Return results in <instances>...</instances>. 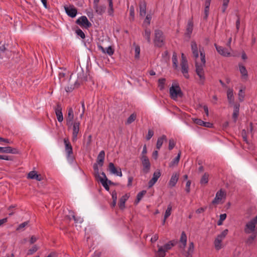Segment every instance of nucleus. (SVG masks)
<instances>
[{"label": "nucleus", "instance_id": "1", "mask_svg": "<svg viewBox=\"0 0 257 257\" xmlns=\"http://www.w3.org/2000/svg\"><path fill=\"white\" fill-rule=\"evenodd\" d=\"M177 243L178 241L174 239L169 241L168 243L164 244V246L158 245V250L156 252L155 257H165L166 252L171 249V248L175 246Z\"/></svg>", "mask_w": 257, "mask_h": 257}, {"label": "nucleus", "instance_id": "2", "mask_svg": "<svg viewBox=\"0 0 257 257\" xmlns=\"http://www.w3.org/2000/svg\"><path fill=\"white\" fill-rule=\"evenodd\" d=\"M154 35V43L155 46L158 48L162 47L165 44V38L163 32L161 30L157 29L155 30Z\"/></svg>", "mask_w": 257, "mask_h": 257}, {"label": "nucleus", "instance_id": "3", "mask_svg": "<svg viewBox=\"0 0 257 257\" xmlns=\"http://www.w3.org/2000/svg\"><path fill=\"white\" fill-rule=\"evenodd\" d=\"M169 92L170 97L174 100L176 99L178 97L181 98L183 96V93L178 83H173L170 88Z\"/></svg>", "mask_w": 257, "mask_h": 257}, {"label": "nucleus", "instance_id": "4", "mask_svg": "<svg viewBox=\"0 0 257 257\" xmlns=\"http://www.w3.org/2000/svg\"><path fill=\"white\" fill-rule=\"evenodd\" d=\"M105 158V152L101 151L98 155L96 159V163H94L93 166L94 171H95L96 175L98 176V166L102 167L104 164Z\"/></svg>", "mask_w": 257, "mask_h": 257}, {"label": "nucleus", "instance_id": "5", "mask_svg": "<svg viewBox=\"0 0 257 257\" xmlns=\"http://www.w3.org/2000/svg\"><path fill=\"white\" fill-rule=\"evenodd\" d=\"M203 66L202 64H199L198 62H195L196 73L199 77V84L200 85H204L205 77L204 76V72L203 70Z\"/></svg>", "mask_w": 257, "mask_h": 257}, {"label": "nucleus", "instance_id": "6", "mask_svg": "<svg viewBox=\"0 0 257 257\" xmlns=\"http://www.w3.org/2000/svg\"><path fill=\"white\" fill-rule=\"evenodd\" d=\"M256 224H257V215L246 224L244 229V232L246 234H249L255 230Z\"/></svg>", "mask_w": 257, "mask_h": 257}, {"label": "nucleus", "instance_id": "7", "mask_svg": "<svg viewBox=\"0 0 257 257\" xmlns=\"http://www.w3.org/2000/svg\"><path fill=\"white\" fill-rule=\"evenodd\" d=\"M141 161L143 166V172L145 174L148 173L151 169V163L148 157L147 156H142Z\"/></svg>", "mask_w": 257, "mask_h": 257}, {"label": "nucleus", "instance_id": "8", "mask_svg": "<svg viewBox=\"0 0 257 257\" xmlns=\"http://www.w3.org/2000/svg\"><path fill=\"white\" fill-rule=\"evenodd\" d=\"M73 74H71L70 76V78L69 79L68 85L65 87V90L67 92H71L72 90L75 88H78L80 86V83H78L76 80L72 78V76Z\"/></svg>", "mask_w": 257, "mask_h": 257}, {"label": "nucleus", "instance_id": "9", "mask_svg": "<svg viewBox=\"0 0 257 257\" xmlns=\"http://www.w3.org/2000/svg\"><path fill=\"white\" fill-rule=\"evenodd\" d=\"M76 24L86 29L91 27L92 26L86 16L80 17L76 21Z\"/></svg>", "mask_w": 257, "mask_h": 257}, {"label": "nucleus", "instance_id": "10", "mask_svg": "<svg viewBox=\"0 0 257 257\" xmlns=\"http://www.w3.org/2000/svg\"><path fill=\"white\" fill-rule=\"evenodd\" d=\"M107 169L112 174L119 177H121L122 175L121 168L119 167H116L112 162L109 163Z\"/></svg>", "mask_w": 257, "mask_h": 257}, {"label": "nucleus", "instance_id": "11", "mask_svg": "<svg viewBox=\"0 0 257 257\" xmlns=\"http://www.w3.org/2000/svg\"><path fill=\"white\" fill-rule=\"evenodd\" d=\"M79 66L80 67L77 66L76 68V71L77 72V79L76 81L80 84L83 81H87V76L84 74V72L80 63Z\"/></svg>", "mask_w": 257, "mask_h": 257}, {"label": "nucleus", "instance_id": "12", "mask_svg": "<svg viewBox=\"0 0 257 257\" xmlns=\"http://www.w3.org/2000/svg\"><path fill=\"white\" fill-rule=\"evenodd\" d=\"M64 9L67 15L72 18L75 17L77 14V9L73 5L65 6Z\"/></svg>", "mask_w": 257, "mask_h": 257}, {"label": "nucleus", "instance_id": "13", "mask_svg": "<svg viewBox=\"0 0 257 257\" xmlns=\"http://www.w3.org/2000/svg\"><path fill=\"white\" fill-rule=\"evenodd\" d=\"M74 119V113L72 107H69L68 109V113L66 116V125L68 127H71L73 124Z\"/></svg>", "mask_w": 257, "mask_h": 257}, {"label": "nucleus", "instance_id": "14", "mask_svg": "<svg viewBox=\"0 0 257 257\" xmlns=\"http://www.w3.org/2000/svg\"><path fill=\"white\" fill-rule=\"evenodd\" d=\"M80 124V122L77 121L76 120H75V121L73 122L72 141L73 142L77 140V136L79 132Z\"/></svg>", "mask_w": 257, "mask_h": 257}, {"label": "nucleus", "instance_id": "15", "mask_svg": "<svg viewBox=\"0 0 257 257\" xmlns=\"http://www.w3.org/2000/svg\"><path fill=\"white\" fill-rule=\"evenodd\" d=\"M55 112L58 121L60 122H62L63 120L62 107L61 106V104L59 102L57 103L56 106L55 107Z\"/></svg>", "mask_w": 257, "mask_h": 257}, {"label": "nucleus", "instance_id": "16", "mask_svg": "<svg viewBox=\"0 0 257 257\" xmlns=\"http://www.w3.org/2000/svg\"><path fill=\"white\" fill-rule=\"evenodd\" d=\"M161 175L160 170L157 169L153 174V178L149 181L148 183L149 188H151L157 181L158 179Z\"/></svg>", "mask_w": 257, "mask_h": 257}, {"label": "nucleus", "instance_id": "17", "mask_svg": "<svg viewBox=\"0 0 257 257\" xmlns=\"http://www.w3.org/2000/svg\"><path fill=\"white\" fill-rule=\"evenodd\" d=\"M0 153L18 154L19 152L17 149L8 146L6 147H0Z\"/></svg>", "mask_w": 257, "mask_h": 257}, {"label": "nucleus", "instance_id": "18", "mask_svg": "<svg viewBox=\"0 0 257 257\" xmlns=\"http://www.w3.org/2000/svg\"><path fill=\"white\" fill-rule=\"evenodd\" d=\"M130 196L129 194L126 193L119 199L118 205L120 210H123L125 208V203Z\"/></svg>", "mask_w": 257, "mask_h": 257}, {"label": "nucleus", "instance_id": "19", "mask_svg": "<svg viewBox=\"0 0 257 257\" xmlns=\"http://www.w3.org/2000/svg\"><path fill=\"white\" fill-rule=\"evenodd\" d=\"M214 46L215 47V48L217 52L221 55L223 56H230V52H229L225 48H223L222 46H218L216 44H214Z\"/></svg>", "mask_w": 257, "mask_h": 257}, {"label": "nucleus", "instance_id": "20", "mask_svg": "<svg viewBox=\"0 0 257 257\" xmlns=\"http://www.w3.org/2000/svg\"><path fill=\"white\" fill-rule=\"evenodd\" d=\"M193 29V22L192 20H190L188 21L187 23V26L186 30V32L185 33V36L188 37L189 38H190L191 34L192 33Z\"/></svg>", "mask_w": 257, "mask_h": 257}, {"label": "nucleus", "instance_id": "21", "mask_svg": "<svg viewBox=\"0 0 257 257\" xmlns=\"http://www.w3.org/2000/svg\"><path fill=\"white\" fill-rule=\"evenodd\" d=\"M194 121L196 124L201 126H203L208 128H211L213 127V123L210 122L204 121L201 119L196 118Z\"/></svg>", "mask_w": 257, "mask_h": 257}, {"label": "nucleus", "instance_id": "22", "mask_svg": "<svg viewBox=\"0 0 257 257\" xmlns=\"http://www.w3.org/2000/svg\"><path fill=\"white\" fill-rule=\"evenodd\" d=\"M179 174L177 173H174L171 176V179L169 182V185L171 187L175 186L179 179Z\"/></svg>", "mask_w": 257, "mask_h": 257}, {"label": "nucleus", "instance_id": "23", "mask_svg": "<svg viewBox=\"0 0 257 257\" xmlns=\"http://www.w3.org/2000/svg\"><path fill=\"white\" fill-rule=\"evenodd\" d=\"M64 141L65 146V151L67 152V156L70 157V155L73 153L72 147L68 139H65Z\"/></svg>", "mask_w": 257, "mask_h": 257}, {"label": "nucleus", "instance_id": "24", "mask_svg": "<svg viewBox=\"0 0 257 257\" xmlns=\"http://www.w3.org/2000/svg\"><path fill=\"white\" fill-rule=\"evenodd\" d=\"M240 105L238 103H235L234 105V110L232 114V118L234 122L237 120V117L239 115Z\"/></svg>", "mask_w": 257, "mask_h": 257}, {"label": "nucleus", "instance_id": "25", "mask_svg": "<svg viewBox=\"0 0 257 257\" xmlns=\"http://www.w3.org/2000/svg\"><path fill=\"white\" fill-rule=\"evenodd\" d=\"M191 50L193 55L195 58H197L199 56L197 45L194 41L191 42Z\"/></svg>", "mask_w": 257, "mask_h": 257}, {"label": "nucleus", "instance_id": "26", "mask_svg": "<svg viewBox=\"0 0 257 257\" xmlns=\"http://www.w3.org/2000/svg\"><path fill=\"white\" fill-rule=\"evenodd\" d=\"M252 234L247 238L245 242L246 244L249 245H251L257 235V231L254 230L251 232Z\"/></svg>", "mask_w": 257, "mask_h": 257}, {"label": "nucleus", "instance_id": "27", "mask_svg": "<svg viewBox=\"0 0 257 257\" xmlns=\"http://www.w3.org/2000/svg\"><path fill=\"white\" fill-rule=\"evenodd\" d=\"M94 9L95 10V12L100 15H102L106 10V6L104 5L98 6V5L93 6Z\"/></svg>", "mask_w": 257, "mask_h": 257}, {"label": "nucleus", "instance_id": "28", "mask_svg": "<svg viewBox=\"0 0 257 257\" xmlns=\"http://www.w3.org/2000/svg\"><path fill=\"white\" fill-rule=\"evenodd\" d=\"M180 242L182 243V245H180V248H185L187 243V235L185 231H182L180 238Z\"/></svg>", "mask_w": 257, "mask_h": 257}, {"label": "nucleus", "instance_id": "29", "mask_svg": "<svg viewBox=\"0 0 257 257\" xmlns=\"http://www.w3.org/2000/svg\"><path fill=\"white\" fill-rule=\"evenodd\" d=\"M239 71L241 74V76L243 78L247 79L248 78V73L247 70L244 66L239 64Z\"/></svg>", "mask_w": 257, "mask_h": 257}, {"label": "nucleus", "instance_id": "30", "mask_svg": "<svg viewBox=\"0 0 257 257\" xmlns=\"http://www.w3.org/2000/svg\"><path fill=\"white\" fill-rule=\"evenodd\" d=\"M181 154V151H179L177 156L170 163V167H173L174 166H177L178 165L179 160L180 159Z\"/></svg>", "mask_w": 257, "mask_h": 257}, {"label": "nucleus", "instance_id": "31", "mask_svg": "<svg viewBox=\"0 0 257 257\" xmlns=\"http://www.w3.org/2000/svg\"><path fill=\"white\" fill-rule=\"evenodd\" d=\"M146 190H142V191L140 192L137 195L136 199L134 202V204H138L141 200L143 196L146 194Z\"/></svg>", "mask_w": 257, "mask_h": 257}, {"label": "nucleus", "instance_id": "32", "mask_svg": "<svg viewBox=\"0 0 257 257\" xmlns=\"http://www.w3.org/2000/svg\"><path fill=\"white\" fill-rule=\"evenodd\" d=\"M164 140L167 141V138L165 135H163L158 139L156 144V148L157 149L159 150L161 148Z\"/></svg>", "mask_w": 257, "mask_h": 257}, {"label": "nucleus", "instance_id": "33", "mask_svg": "<svg viewBox=\"0 0 257 257\" xmlns=\"http://www.w3.org/2000/svg\"><path fill=\"white\" fill-rule=\"evenodd\" d=\"M139 8L140 15L142 16H145L146 13V3L145 2L140 3L139 4Z\"/></svg>", "mask_w": 257, "mask_h": 257}, {"label": "nucleus", "instance_id": "34", "mask_svg": "<svg viewBox=\"0 0 257 257\" xmlns=\"http://www.w3.org/2000/svg\"><path fill=\"white\" fill-rule=\"evenodd\" d=\"M100 174L102 176V177H101L100 176V174H99V172H98V176L96 175L95 171H94V173H93L94 176L98 181L100 182L101 181H102V180H103V181L107 180L108 179H107L105 173L102 172V173H100Z\"/></svg>", "mask_w": 257, "mask_h": 257}, {"label": "nucleus", "instance_id": "35", "mask_svg": "<svg viewBox=\"0 0 257 257\" xmlns=\"http://www.w3.org/2000/svg\"><path fill=\"white\" fill-rule=\"evenodd\" d=\"M227 96L229 103H233L234 102V96L233 94V90L228 89L227 91Z\"/></svg>", "mask_w": 257, "mask_h": 257}, {"label": "nucleus", "instance_id": "36", "mask_svg": "<svg viewBox=\"0 0 257 257\" xmlns=\"http://www.w3.org/2000/svg\"><path fill=\"white\" fill-rule=\"evenodd\" d=\"M151 31L150 29L146 28L145 30V33L143 34V36L145 37L146 40H147V42L150 44L151 43Z\"/></svg>", "mask_w": 257, "mask_h": 257}, {"label": "nucleus", "instance_id": "37", "mask_svg": "<svg viewBox=\"0 0 257 257\" xmlns=\"http://www.w3.org/2000/svg\"><path fill=\"white\" fill-rule=\"evenodd\" d=\"M208 178H209V174L208 173H205L202 176L200 181V183L201 185L203 184H207L208 182Z\"/></svg>", "mask_w": 257, "mask_h": 257}, {"label": "nucleus", "instance_id": "38", "mask_svg": "<svg viewBox=\"0 0 257 257\" xmlns=\"http://www.w3.org/2000/svg\"><path fill=\"white\" fill-rule=\"evenodd\" d=\"M66 74L64 72H59L58 74V78L56 79V81H58V85H61L62 82H63L65 80Z\"/></svg>", "mask_w": 257, "mask_h": 257}, {"label": "nucleus", "instance_id": "39", "mask_svg": "<svg viewBox=\"0 0 257 257\" xmlns=\"http://www.w3.org/2000/svg\"><path fill=\"white\" fill-rule=\"evenodd\" d=\"M193 250L194 244L192 242H191L189 244V246L188 247V251L186 252V256L192 257V253L193 252Z\"/></svg>", "mask_w": 257, "mask_h": 257}, {"label": "nucleus", "instance_id": "40", "mask_svg": "<svg viewBox=\"0 0 257 257\" xmlns=\"http://www.w3.org/2000/svg\"><path fill=\"white\" fill-rule=\"evenodd\" d=\"M222 242V239L217 237L214 240V245L215 247L217 250H219L221 248V243Z\"/></svg>", "mask_w": 257, "mask_h": 257}, {"label": "nucleus", "instance_id": "41", "mask_svg": "<svg viewBox=\"0 0 257 257\" xmlns=\"http://www.w3.org/2000/svg\"><path fill=\"white\" fill-rule=\"evenodd\" d=\"M199 52L200 53L201 63L203 64V65L205 66L206 61H205V54L204 52V49L203 48L202 49L200 48Z\"/></svg>", "mask_w": 257, "mask_h": 257}, {"label": "nucleus", "instance_id": "42", "mask_svg": "<svg viewBox=\"0 0 257 257\" xmlns=\"http://www.w3.org/2000/svg\"><path fill=\"white\" fill-rule=\"evenodd\" d=\"M166 82V79L164 78H161L159 79L158 80V87H159L160 90H163L165 88V83Z\"/></svg>", "mask_w": 257, "mask_h": 257}, {"label": "nucleus", "instance_id": "43", "mask_svg": "<svg viewBox=\"0 0 257 257\" xmlns=\"http://www.w3.org/2000/svg\"><path fill=\"white\" fill-rule=\"evenodd\" d=\"M137 118V115L135 113L132 114L127 119L126 124H129L134 121Z\"/></svg>", "mask_w": 257, "mask_h": 257}, {"label": "nucleus", "instance_id": "44", "mask_svg": "<svg viewBox=\"0 0 257 257\" xmlns=\"http://www.w3.org/2000/svg\"><path fill=\"white\" fill-rule=\"evenodd\" d=\"M172 62L173 65L175 68H177L178 67V59L177 56V54L176 52H174L172 56Z\"/></svg>", "mask_w": 257, "mask_h": 257}, {"label": "nucleus", "instance_id": "45", "mask_svg": "<svg viewBox=\"0 0 257 257\" xmlns=\"http://www.w3.org/2000/svg\"><path fill=\"white\" fill-rule=\"evenodd\" d=\"M109 9L108 10V13L109 16H113V2L112 0H108Z\"/></svg>", "mask_w": 257, "mask_h": 257}, {"label": "nucleus", "instance_id": "46", "mask_svg": "<svg viewBox=\"0 0 257 257\" xmlns=\"http://www.w3.org/2000/svg\"><path fill=\"white\" fill-rule=\"evenodd\" d=\"M75 33L81 39H84L85 38V35L84 32L78 27H77V29L75 31Z\"/></svg>", "mask_w": 257, "mask_h": 257}, {"label": "nucleus", "instance_id": "47", "mask_svg": "<svg viewBox=\"0 0 257 257\" xmlns=\"http://www.w3.org/2000/svg\"><path fill=\"white\" fill-rule=\"evenodd\" d=\"M172 205L171 204L168 205L167 210L165 211L164 215L165 219H166L170 215L172 210Z\"/></svg>", "mask_w": 257, "mask_h": 257}, {"label": "nucleus", "instance_id": "48", "mask_svg": "<svg viewBox=\"0 0 257 257\" xmlns=\"http://www.w3.org/2000/svg\"><path fill=\"white\" fill-rule=\"evenodd\" d=\"M130 15L131 17V18H130V21H134L135 18V9L133 6H131L130 7Z\"/></svg>", "mask_w": 257, "mask_h": 257}, {"label": "nucleus", "instance_id": "49", "mask_svg": "<svg viewBox=\"0 0 257 257\" xmlns=\"http://www.w3.org/2000/svg\"><path fill=\"white\" fill-rule=\"evenodd\" d=\"M181 71L182 73H187L188 72V65L187 64H181Z\"/></svg>", "mask_w": 257, "mask_h": 257}, {"label": "nucleus", "instance_id": "50", "mask_svg": "<svg viewBox=\"0 0 257 257\" xmlns=\"http://www.w3.org/2000/svg\"><path fill=\"white\" fill-rule=\"evenodd\" d=\"M38 249V247L36 245H34L31 248L28 250L27 255H31L36 252Z\"/></svg>", "mask_w": 257, "mask_h": 257}, {"label": "nucleus", "instance_id": "51", "mask_svg": "<svg viewBox=\"0 0 257 257\" xmlns=\"http://www.w3.org/2000/svg\"><path fill=\"white\" fill-rule=\"evenodd\" d=\"M228 232V230L227 229H225L220 234H218L217 237L222 240V239H223L227 234Z\"/></svg>", "mask_w": 257, "mask_h": 257}, {"label": "nucleus", "instance_id": "52", "mask_svg": "<svg viewBox=\"0 0 257 257\" xmlns=\"http://www.w3.org/2000/svg\"><path fill=\"white\" fill-rule=\"evenodd\" d=\"M102 185L103 186V187L105 188V189L107 191H109V184L107 182V180H102V181H101L100 182Z\"/></svg>", "mask_w": 257, "mask_h": 257}, {"label": "nucleus", "instance_id": "53", "mask_svg": "<svg viewBox=\"0 0 257 257\" xmlns=\"http://www.w3.org/2000/svg\"><path fill=\"white\" fill-rule=\"evenodd\" d=\"M175 146V142L173 139L169 140L168 149L172 150Z\"/></svg>", "mask_w": 257, "mask_h": 257}, {"label": "nucleus", "instance_id": "54", "mask_svg": "<svg viewBox=\"0 0 257 257\" xmlns=\"http://www.w3.org/2000/svg\"><path fill=\"white\" fill-rule=\"evenodd\" d=\"M244 97V92L243 91L242 89H240L238 93V99L239 101L242 102L243 101Z\"/></svg>", "mask_w": 257, "mask_h": 257}, {"label": "nucleus", "instance_id": "55", "mask_svg": "<svg viewBox=\"0 0 257 257\" xmlns=\"http://www.w3.org/2000/svg\"><path fill=\"white\" fill-rule=\"evenodd\" d=\"M37 172L35 171H32L30 172L28 175V178L31 179H34L35 175L37 174Z\"/></svg>", "mask_w": 257, "mask_h": 257}, {"label": "nucleus", "instance_id": "56", "mask_svg": "<svg viewBox=\"0 0 257 257\" xmlns=\"http://www.w3.org/2000/svg\"><path fill=\"white\" fill-rule=\"evenodd\" d=\"M241 136L243 139V141L246 142L247 144L248 143L247 138L246 132L245 130H243L241 131Z\"/></svg>", "mask_w": 257, "mask_h": 257}, {"label": "nucleus", "instance_id": "57", "mask_svg": "<svg viewBox=\"0 0 257 257\" xmlns=\"http://www.w3.org/2000/svg\"><path fill=\"white\" fill-rule=\"evenodd\" d=\"M105 53H107L109 55L111 56L114 53V49L111 46H109L106 48Z\"/></svg>", "mask_w": 257, "mask_h": 257}, {"label": "nucleus", "instance_id": "58", "mask_svg": "<svg viewBox=\"0 0 257 257\" xmlns=\"http://www.w3.org/2000/svg\"><path fill=\"white\" fill-rule=\"evenodd\" d=\"M154 135V131L152 130H149L148 133L146 136L147 140H150Z\"/></svg>", "mask_w": 257, "mask_h": 257}, {"label": "nucleus", "instance_id": "59", "mask_svg": "<svg viewBox=\"0 0 257 257\" xmlns=\"http://www.w3.org/2000/svg\"><path fill=\"white\" fill-rule=\"evenodd\" d=\"M224 193L223 191H222V190L221 189H220V190H219L216 194V196L218 198H219V199L220 200H221L222 199V197H223V196L224 195Z\"/></svg>", "mask_w": 257, "mask_h": 257}, {"label": "nucleus", "instance_id": "60", "mask_svg": "<svg viewBox=\"0 0 257 257\" xmlns=\"http://www.w3.org/2000/svg\"><path fill=\"white\" fill-rule=\"evenodd\" d=\"M28 223H29V221H25L21 224H20L19 226L18 227V228H17V230H20V229H22V228H24L26 226H27L28 224Z\"/></svg>", "mask_w": 257, "mask_h": 257}, {"label": "nucleus", "instance_id": "61", "mask_svg": "<svg viewBox=\"0 0 257 257\" xmlns=\"http://www.w3.org/2000/svg\"><path fill=\"white\" fill-rule=\"evenodd\" d=\"M191 183V182L190 180L187 181L186 182L185 190L187 193H189L190 191V187Z\"/></svg>", "mask_w": 257, "mask_h": 257}, {"label": "nucleus", "instance_id": "62", "mask_svg": "<svg viewBox=\"0 0 257 257\" xmlns=\"http://www.w3.org/2000/svg\"><path fill=\"white\" fill-rule=\"evenodd\" d=\"M1 159L5 160L7 161H13V158L12 156H6V155H2Z\"/></svg>", "mask_w": 257, "mask_h": 257}, {"label": "nucleus", "instance_id": "63", "mask_svg": "<svg viewBox=\"0 0 257 257\" xmlns=\"http://www.w3.org/2000/svg\"><path fill=\"white\" fill-rule=\"evenodd\" d=\"M188 63L187 60L184 54L182 53L181 54V64H187Z\"/></svg>", "mask_w": 257, "mask_h": 257}, {"label": "nucleus", "instance_id": "64", "mask_svg": "<svg viewBox=\"0 0 257 257\" xmlns=\"http://www.w3.org/2000/svg\"><path fill=\"white\" fill-rule=\"evenodd\" d=\"M140 53V48L139 46H137L135 48V58H139V55Z\"/></svg>", "mask_w": 257, "mask_h": 257}]
</instances>
